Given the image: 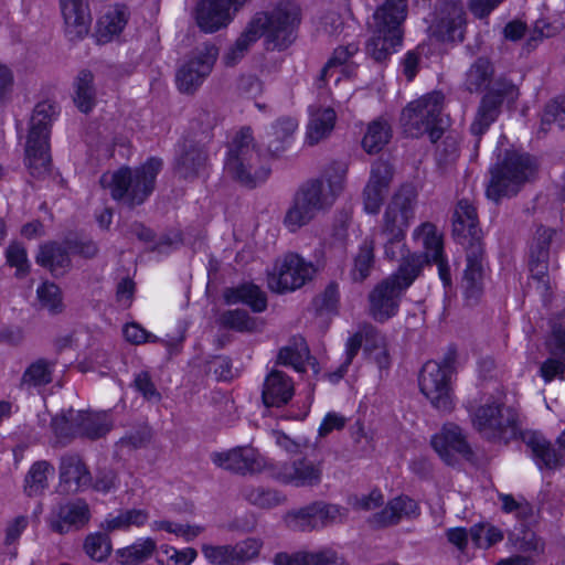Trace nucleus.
Returning <instances> with one entry per match:
<instances>
[{
	"mask_svg": "<svg viewBox=\"0 0 565 565\" xmlns=\"http://www.w3.org/2000/svg\"><path fill=\"white\" fill-rule=\"evenodd\" d=\"M162 166L160 158L151 157L136 168L121 167L113 173L103 174L100 183L109 189L115 201L134 209L143 204L153 193Z\"/></svg>",
	"mask_w": 565,
	"mask_h": 565,
	"instance_id": "f257e3e1",
	"label": "nucleus"
},
{
	"mask_svg": "<svg viewBox=\"0 0 565 565\" xmlns=\"http://www.w3.org/2000/svg\"><path fill=\"white\" fill-rule=\"evenodd\" d=\"M423 266V257L413 253L401 262L394 274L374 286L369 294L370 315L374 320L384 322L397 313L402 296L419 276Z\"/></svg>",
	"mask_w": 565,
	"mask_h": 565,
	"instance_id": "f03ea898",
	"label": "nucleus"
},
{
	"mask_svg": "<svg viewBox=\"0 0 565 565\" xmlns=\"http://www.w3.org/2000/svg\"><path fill=\"white\" fill-rule=\"evenodd\" d=\"M224 170L241 184L255 188L270 174L266 157L257 148L250 128H242L228 145Z\"/></svg>",
	"mask_w": 565,
	"mask_h": 565,
	"instance_id": "7ed1b4c3",
	"label": "nucleus"
},
{
	"mask_svg": "<svg viewBox=\"0 0 565 565\" xmlns=\"http://www.w3.org/2000/svg\"><path fill=\"white\" fill-rule=\"evenodd\" d=\"M56 115V106L49 102L39 103L30 121L25 146V166L33 178L43 179L51 171L50 126Z\"/></svg>",
	"mask_w": 565,
	"mask_h": 565,
	"instance_id": "20e7f679",
	"label": "nucleus"
},
{
	"mask_svg": "<svg viewBox=\"0 0 565 565\" xmlns=\"http://www.w3.org/2000/svg\"><path fill=\"white\" fill-rule=\"evenodd\" d=\"M300 9L292 1H281L273 10L259 12L250 20L258 36L265 35L273 50L284 51L297 39Z\"/></svg>",
	"mask_w": 565,
	"mask_h": 565,
	"instance_id": "39448f33",
	"label": "nucleus"
},
{
	"mask_svg": "<svg viewBox=\"0 0 565 565\" xmlns=\"http://www.w3.org/2000/svg\"><path fill=\"white\" fill-rule=\"evenodd\" d=\"M535 172L536 163L530 154L508 151L503 160L490 170L491 179L486 194L494 202L513 196L534 178Z\"/></svg>",
	"mask_w": 565,
	"mask_h": 565,
	"instance_id": "423d86ee",
	"label": "nucleus"
},
{
	"mask_svg": "<svg viewBox=\"0 0 565 565\" xmlns=\"http://www.w3.org/2000/svg\"><path fill=\"white\" fill-rule=\"evenodd\" d=\"M444 106L445 95L440 90L430 92L408 103L401 115L404 131L415 138L427 134L436 142L443 135Z\"/></svg>",
	"mask_w": 565,
	"mask_h": 565,
	"instance_id": "0eeeda50",
	"label": "nucleus"
},
{
	"mask_svg": "<svg viewBox=\"0 0 565 565\" xmlns=\"http://www.w3.org/2000/svg\"><path fill=\"white\" fill-rule=\"evenodd\" d=\"M472 425L483 439L491 443L507 445L522 435L519 411L503 403L480 405L472 415Z\"/></svg>",
	"mask_w": 565,
	"mask_h": 565,
	"instance_id": "6e6552de",
	"label": "nucleus"
},
{
	"mask_svg": "<svg viewBox=\"0 0 565 565\" xmlns=\"http://www.w3.org/2000/svg\"><path fill=\"white\" fill-rule=\"evenodd\" d=\"M455 360V352L450 351L441 362L428 361L422 367L418 377L420 392L435 408L443 412H449L452 408L450 377Z\"/></svg>",
	"mask_w": 565,
	"mask_h": 565,
	"instance_id": "1a4fd4ad",
	"label": "nucleus"
},
{
	"mask_svg": "<svg viewBox=\"0 0 565 565\" xmlns=\"http://www.w3.org/2000/svg\"><path fill=\"white\" fill-rule=\"evenodd\" d=\"M347 167L333 163L324 173L326 180L313 179L303 183L296 194L316 215L329 210L343 189Z\"/></svg>",
	"mask_w": 565,
	"mask_h": 565,
	"instance_id": "9d476101",
	"label": "nucleus"
},
{
	"mask_svg": "<svg viewBox=\"0 0 565 565\" xmlns=\"http://www.w3.org/2000/svg\"><path fill=\"white\" fill-rule=\"evenodd\" d=\"M417 192L409 184L402 185L391 198L382 216L380 234L393 239L405 238L415 218Z\"/></svg>",
	"mask_w": 565,
	"mask_h": 565,
	"instance_id": "9b49d317",
	"label": "nucleus"
},
{
	"mask_svg": "<svg viewBox=\"0 0 565 565\" xmlns=\"http://www.w3.org/2000/svg\"><path fill=\"white\" fill-rule=\"evenodd\" d=\"M218 56V49L212 43L198 46L178 68L175 83L183 94H194L211 74Z\"/></svg>",
	"mask_w": 565,
	"mask_h": 565,
	"instance_id": "f8f14e48",
	"label": "nucleus"
},
{
	"mask_svg": "<svg viewBox=\"0 0 565 565\" xmlns=\"http://www.w3.org/2000/svg\"><path fill=\"white\" fill-rule=\"evenodd\" d=\"M514 92L515 85L511 81L499 77L482 96L469 127L471 135L476 138V148H478L481 137L499 118L504 98L513 95Z\"/></svg>",
	"mask_w": 565,
	"mask_h": 565,
	"instance_id": "ddd939ff",
	"label": "nucleus"
},
{
	"mask_svg": "<svg viewBox=\"0 0 565 565\" xmlns=\"http://www.w3.org/2000/svg\"><path fill=\"white\" fill-rule=\"evenodd\" d=\"M316 271L311 262L296 253H288L276 262L274 271L268 277V286L276 292L294 291L310 281Z\"/></svg>",
	"mask_w": 565,
	"mask_h": 565,
	"instance_id": "4468645a",
	"label": "nucleus"
},
{
	"mask_svg": "<svg viewBox=\"0 0 565 565\" xmlns=\"http://www.w3.org/2000/svg\"><path fill=\"white\" fill-rule=\"evenodd\" d=\"M347 510L340 505L316 501L287 514L289 527L296 531H311L341 522Z\"/></svg>",
	"mask_w": 565,
	"mask_h": 565,
	"instance_id": "2eb2a0df",
	"label": "nucleus"
},
{
	"mask_svg": "<svg viewBox=\"0 0 565 565\" xmlns=\"http://www.w3.org/2000/svg\"><path fill=\"white\" fill-rule=\"evenodd\" d=\"M248 0H199L195 21L201 31L214 33L226 28Z\"/></svg>",
	"mask_w": 565,
	"mask_h": 565,
	"instance_id": "dca6fc26",
	"label": "nucleus"
},
{
	"mask_svg": "<svg viewBox=\"0 0 565 565\" xmlns=\"http://www.w3.org/2000/svg\"><path fill=\"white\" fill-rule=\"evenodd\" d=\"M248 0H199L195 21L201 31L214 33L226 28Z\"/></svg>",
	"mask_w": 565,
	"mask_h": 565,
	"instance_id": "f3484780",
	"label": "nucleus"
},
{
	"mask_svg": "<svg viewBox=\"0 0 565 565\" xmlns=\"http://www.w3.org/2000/svg\"><path fill=\"white\" fill-rule=\"evenodd\" d=\"M248 0H199L195 21L201 31L214 33L226 28Z\"/></svg>",
	"mask_w": 565,
	"mask_h": 565,
	"instance_id": "a211bd4d",
	"label": "nucleus"
},
{
	"mask_svg": "<svg viewBox=\"0 0 565 565\" xmlns=\"http://www.w3.org/2000/svg\"><path fill=\"white\" fill-rule=\"evenodd\" d=\"M557 230L539 224L529 243V268L532 278L543 284L548 282V264L553 246H557Z\"/></svg>",
	"mask_w": 565,
	"mask_h": 565,
	"instance_id": "6ab92c4d",
	"label": "nucleus"
},
{
	"mask_svg": "<svg viewBox=\"0 0 565 565\" xmlns=\"http://www.w3.org/2000/svg\"><path fill=\"white\" fill-rule=\"evenodd\" d=\"M323 476V461L301 457L289 462L277 465L273 477L281 483L295 487H317Z\"/></svg>",
	"mask_w": 565,
	"mask_h": 565,
	"instance_id": "aec40b11",
	"label": "nucleus"
},
{
	"mask_svg": "<svg viewBox=\"0 0 565 565\" xmlns=\"http://www.w3.org/2000/svg\"><path fill=\"white\" fill-rule=\"evenodd\" d=\"M90 520V510L84 499L58 503L47 516L49 529L57 534H66L86 526Z\"/></svg>",
	"mask_w": 565,
	"mask_h": 565,
	"instance_id": "412c9836",
	"label": "nucleus"
},
{
	"mask_svg": "<svg viewBox=\"0 0 565 565\" xmlns=\"http://www.w3.org/2000/svg\"><path fill=\"white\" fill-rule=\"evenodd\" d=\"M431 446L447 465L455 463L456 454L468 460L473 456L462 429L452 423L445 424L441 430L433 436Z\"/></svg>",
	"mask_w": 565,
	"mask_h": 565,
	"instance_id": "4be33fe9",
	"label": "nucleus"
},
{
	"mask_svg": "<svg viewBox=\"0 0 565 565\" xmlns=\"http://www.w3.org/2000/svg\"><path fill=\"white\" fill-rule=\"evenodd\" d=\"M211 459L215 466L242 476L260 471L264 466L258 451L248 446H238L227 451L214 452Z\"/></svg>",
	"mask_w": 565,
	"mask_h": 565,
	"instance_id": "5701e85b",
	"label": "nucleus"
},
{
	"mask_svg": "<svg viewBox=\"0 0 565 565\" xmlns=\"http://www.w3.org/2000/svg\"><path fill=\"white\" fill-rule=\"evenodd\" d=\"M466 247V268L461 286L468 300L477 301L483 291L484 248L483 243L469 244Z\"/></svg>",
	"mask_w": 565,
	"mask_h": 565,
	"instance_id": "b1692460",
	"label": "nucleus"
},
{
	"mask_svg": "<svg viewBox=\"0 0 565 565\" xmlns=\"http://www.w3.org/2000/svg\"><path fill=\"white\" fill-rule=\"evenodd\" d=\"M452 235L463 246L482 243V232L479 227L477 210L468 199L459 200L455 207Z\"/></svg>",
	"mask_w": 565,
	"mask_h": 565,
	"instance_id": "393cba45",
	"label": "nucleus"
},
{
	"mask_svg": "<svg viewBox=\"0 0 565 565\" xmlns=\"http://www.w3.org/2000/svg\"><path fill=\"white\" fill-rule=\"evenodd\" d=\"M393 178L392 166L379 160L372 164L370 180L364 189V209L370 214L379 213Z\"/></svg>",
	"mask_w": 565,
	"mask_h": 565,
	"instance_id": "a878e982",
	"label": "nucleus"
},
{
	"mask_svg": "<svg viewBox=\"0 0 565 565\" xmlns=\"http://www.w3.org/2000/svg\"><path fill=\"white\" fill-rule=\"evenodd\" d=\"M60 483L67 491L79 492L92 484V475L83 458L73 452L61 456L58 465Z\"/></svg>",
	"mask_w": 565,
	"mask_h": 565,
	"instance_id": "bb28decb",
	"label": "nucleus"
},
{
	"mask_svg": "<svg viewBox=\"0 0 565 565\" xmlns=\"http://www.w3.org/2000/svg\"><path fill=\"white\" fill-rule=\"evenodd\" d=\"M463 4L460 0H443L437 13L435 30L444 40L462 36L461 29L466 22Z\"/></svg>",
	"mask_w": 565,
	"mask_h": 565,
	"instance_id": "cd10ccee",
	"label": "nucleus"
},
{
	"mask_svg": "<svg viewBox=\"0 0 565 565\" xmlns=\"http://www.w3.org/2000/svg\"><path fill=\"white\" fill-rule=\"evenodd\" d=\"M275 565H348L332 547H322L312 552H280L274 557Z\"/></svg>",
	"mask_w": 565,
	"mask_h": 565,
	"instance_id": "c85d7f7f",
	"label": "nucleus"
},
{
	"mask_svg": "<svg viewBox=\"0 0 565 565\" xmlns=\"http://www.w3.org/2000/svg\"><path fill=\"white\" fill-rule=\"evenodd\" d=\"M419 515L417 502L409 497L399 495L391 500L386 507L373 514L371 522L379 527L397 524L402 519H414Z\"/></svg>",
	"mask_w": 565,
	"mask_h": 565,
	"instance_id": "c756f323",
	"label": "nucleus"
},
{
	"mask_svg": "<svg viewBox=\"0 0 565 565\" xmlns=\"http://www.w3.org/2000/svg\"><path fill=\"white\" fill-rule=\"evenodd\" d=\"M294 396V383L284 372L273 370L265 379L262 398L266 407H281Z\"/></svg>",
	"mask_w": 565,
	"mask_h": 565,
	"instance_id": "7c9ffc66",
	"label": "nucleus"
},
{
	"mask_svg": "<svg viewBox=\"0 0 565 565\" xmlns=\"http://www.w3.org/2000/svg\"><path fill=\"white\" fill-rule=\"evenodd\" d=\"M209 151L205 145H190L175 161V173L184 180L200 177L207 168Z\"/></svg>",
	"mask_w": 565,
	"mask_h": 565,
	"instance_id": "2f4dec72",
	"label": "nucleus"
},
{
	"mask_svg": "<svg viewBox=\"0 0 565 565\" xmlns=\"http://www.w3.org/2000/svg\"><path fill=\"white\" fill-rule=\"evenodd\" d=\"M66 32L72 38H83L88 32L90 14L87 0H60Z\"/></svg>",
	"mask_w": 565,
	"mask_h": 565,
	"instance_id": "473e14b6",
	"label": "nucleus"
},
{
	"mask_svg": "<svg viewBox=\"0 0 565 565\" xmlns=\"http://www.w3.org/2000/svg\"><path fill=\"white\" fill-rule=\"evenodd\" d=\"M408 12L407 0H385L374 14V26L379 28V32L383 30L403 31V23Z\"/></svg>",
	"mask_w": 565,
	"mask_h": 565,
	"instance_id": "72a5a7b5",
	"label": "nucleus"
},
{
	"mask_svg": "<svg viewBox=\"0 0 565 565\" xmlns=\"http://www.w3.org/2000/svg\"><path fill=\"white\" fill-rule=\"evenodd\" d=\"M223 298L226 305L244 303L254 312H263L267 308V298L265 292L252 282L225 288L223 291Z\"/></svg>",
	"mask_w": 565,
	"mask_h": 565,
	"instance_id": "f704fd0d",
	"label": "nucleus"
},
{
	"mask_svg": "<svg viewBox=\"0 0 565 565\" xmlns=\"http://www.w3.org/2000/svg\"><path fill=\"white\" fill-rule=\"evenodd\" d=\"M522 438L540 469H555L559 466L562 452L557 451L544 436L526 433Z\"/></svg>",
	"mask_w": 565,
	"mask_h": 565,
	"instance_id": "c9c22d12",
	"label": "nucleus"
},
{
	"mask_svg": "<svg viewBox=\"0 0 565 565\" xmlns=\"http://www.w3.org/2000/svg\"><path fill=\"white\" fill-rule=\"evenodd\" d=\"M403 31L383 30L379 32V28L374 26L373 35L366 44L367 54L376 62L386 61L403 42Z\"/></svg>",
	"mask_w": 565,
	"mask_h": 565,
	"instance_id": "e433bc0d",
	"label": "nucleus"
},
{
	"mask_svg": "<svg viewBox=\"0 0 565 565\" xmlns=\"http://www.w3.org/2000/svg\"><path fill=\"white\" fill-rule=\"evenodd\" d=\"M36 263L47 268L54 276H62L71 268L68 250L57 243L41 246Z\"/></svg>",
	"mask_w": 565,
	"mask_h": 565,
	"instance_id": "4c0bfd02",
	"label": "nucleus"
},
{
	"mask_svg": "<svg viewBox=\"0 0 565 565\" xmlns=\"http://www.w3.org/2000/svg\"><path fill=\"white\" fill-rule=\"evenodd\" d=\"M298 122L292 117H280L267 132V148L273 156H279L290 145Z\"/></svg>",
	"mask_w": 565,
	"mask_h": 565,
	"instance_id": "58836bf2",
	"label": "nucleus"
},
{
	"mask_svg": "<svg viewBox=\"0 0 565 565\" xmlns=\"http://www.w3.org/2000/svg\"><path fill=\"white\" fill-rule=\"evenodd\" d=\"M335 119V111L331 107L311 111L306 132L307 142L315 146L327 138L334 128Z\"/></svg>",
	"mask_w": 565,
	"mask_h": 565,
	"instance_id": "ea45409f",
	"label": "nucleus"
},
{
	"mask_svg": "<svg viewBox=\"0 0 565 565\" xmlns=\"http://www.w3.org/2000/svg\"><path fill=\"white\" fill-rule=\"evenodd\" d=\"M54 361L38 359L32 362L23 372L20 379V388L30 391L41 388L53 381Z\"/></svg>",
	"mask_w": 565,
	"mask_h": 565,
	"instance_id": "a19ab883",
	"label": "nucleus"
},
{
	"mask_svg": "<svg viewBox=\"0 0 565 565\" xmlns=\"http://www.w3.org/2000/svg\"><path fill=\"white\" fill-rule=\"evenodd\" d=\"M413 237L415 241L422 242L425 249L424 254H417L423 257L424 265L430 263V259H438L444 254L443 235L438 233L433 223H422L414 230Z\"/></svg>",
	"mask_w": 565,
	"mask_h": 565,
	"instance_id": "79ce46f5",
	"label": "nucleus"
},
{
	"mask_svg": "<svg viewBox=\"0 0 565 565\" xmlns=\"http://www.w3.org/2000/svg\"><path fill=\"white\" fill-rule=\"evenodd\" d=\"M77 426L82 437L97 439L108 434L113 427V420L106 412H77Z\"/></svg>",
	"mask_w": 565,
	"mask_h": 565,
	"instance_id": "37998d69",
	"label": "nucleus"
},
{
	"mask_svg": "<svg viewBox=\"0 0 565 565\" xmlns=\"http://www.w3.org/2000/svg\"><path fill=\"white\" fill-rule=\"evenodd\" d=\"M494 75V67L489 58L478 57L465 74L463 86L469 93H480L488 88Z\"/></svg>",
	"mask_w": 565,
	"mask_h": 565,
	"instance_id": "c03bdc74",
	"label": "nucleus"
},
{
	"mask_svg": "<svg viewBox=\"0 0 565 565\" xmlns=\"http://www.w3.org/2000/svg\"><path fill=\"white\" fill-rule=\"evenodd\" d=\"M54 467L46 460L35 461L24 478V493L28 497L41 495L49 487V477L54 475Z\"/></svg>",
	"mask_w": 565,
	"mask_h": 565,
	"instance_id": "a18cd8bd",
	"label": "nucleus"
},
{
	"mask_svg": "<svg viewBox=\"0 0 565 565\" xmlns=\"http://www.w3.org/2000/svg\"><path fill=\"white\" fill-rule=\"evenodd\" d=\"M96 89L94 75L88 70H82L74 81V103L82 113H89L95 106Z\"/></svg>",
	"mask_w": 565,
	"mask_h": 565,
	"instance_id": "49530a36",
	"label": "nucleus"
},
{
	"mask_svg": "<svg viewBox=\"0 0 565 565\" xmlns=\"http://www.w3.org/2000/svg\"><path fill=\"white\" fill-rule=\"evenodd\" d=\"M375 264L374 241L365 238L353 255L352 267L350 269L351 279L355 282L365 280Z\"/></svg>",
	"mask_w": 565,
	"mask_h": 565,
	"instance_id": "de8ad7c7",
	"label": "nucleus"
},
{
	"mask_svg": "<svg viewBox=\"0 0 565 565\" xmlns=\"http://www.w3.org/2000/svg\"><path fill=\"white\" fill-rule=\"evenodd\" d=\"M392 138V128L390 124L377 118L371 121L362 140L363 149L369 153L380 152Z\"/></svg>",
	"mask_w": 565,
	"mask_h": 565,
	"instance_id": "09e8293b",
	"label": "nucleus"
},
{
	"mask_svg": "<svg viewBox=\"0 0 565 565\" xmlns=\"http://www.w3.org/2000/svg\"><path fill=\"white\" fill-rule=\"evenodd\" d=\"M359 51V47L354 43H350L344 46L337 47L332 56L329 58L327 64L320 72V75L317 79V86L322 87L328 78L332 77L338 68L341 67V73L345 72L348 61L354 56Z\"/></svg>",
	"mask_w": 565,
	"mask_h": 565,
	"instance_id": "8fccbe9b",
	"label": "nucleus"
},
{
	"mask_svg": "<svg viewBox=\"0 0 565 565\" xmlns=\"http://www.w3.org/2000/svg\"><path fill=\"white\" fill-rule=\"evenodd\" d=\"M220 326L236 332H255L260 329L262 323L242 309L226 310L218 318Z\"/></svg>",
	"mask_w": 565,
	"mask_h": 565,
	"instance_id": "3c124183",
	"label": "nucleus"
},
{
	"mask_svg": "<svg viewBox=\"0 0 565 565\" xmlns=\"http://www.w3.org/2000/svg\"><path fill=\"white\" fill-rule=\"evenodd\" d=\"M127 23V13L125 8L116 7L108 10L100 17L97 23L99 41L108 42L114 35L119 34Z\"/></svg>",
	"mask_w": 565,
	"mask_h": 565,
	"instance_id": "603ef678",
	"label": "nucleus"
},
{
	"mask_svg": "<svg viewBox=\"0 0 565 565\" xmlns=\"http://www.w3.org/2000/svg\"><path fill=\"white\" fill-rule=\"evenodd\" d=\"M243 498L260 509H271L285 502L286 498L274 489L246 486L242 489Z\"/></svg>",
	"mask_w": 565,
	"mask_h": 565,
	"instance_id": "864d4df0",
	"label": "nucleus"
},
{
	"mask_svg": "<svg viewBox=\"0 0 565 565\" xmlns=\"http://www.w3.org/2000/svg\"><path fill=\"white\" fill-rule=\"evenodd\" d=\"M316 216L295 193L291 204L285 213L282 224L290 233H296L309 224Z\"/></svg>",
	"mask_w": 565,
	"mask_h": 565,
	"instance_id": "5fc2aeb1",
	"label": "nucleus"
},
{
	"mask_svg": "<svg viewBox=\"0 0 565 565\" xmlns=\"http://www.w3.org/2000/svg\"><path fill=\"white\" fill-rule=\"evenodd\" d=\"M552 125L558 129H565V95L556 96L551 99L544 107L541 116V125L539 132L546 134L551 130Z\"/></svg>",
	"mask_w": 565,
	"mask_h": 565,
	"instance_id": "6e6d98bb",
	"label": "nucleus"
},
{
	"mask_svg": "<svg viewBox=\"0 0 565 565\" xmlns=\"http://www.w3.org/2000/svg\"><path fill=\"white\" fill-rule=\"evenodd\" d=\"M36 300L39 308L50 315H58L64 310L62 291L54 282H42L36 289Z\"/></svg>",
	"mask_w": 565,
	"mask_h": 565,
	"instance_id": "4d7b16f0",
	"label": "nucleus"
},
{
	"mask_svg": "<svg viewBox=\"0 0 565 565\" xmlns=\"http://www.w3.org/2000/svg\"><path fill=\"white\" fill-rule=\"evenodd\" d=\"M259 39L257 31L254 30L250 22L246 29L236 39L233 45H231L227 52L223 56V61L226 66L236 65L244 55L248 52L249 47L257 42Z\"/></svg>",
	"mask_w": 565,
	"mask_h": 565,
	"instance_id": "13d9d810",
	"label": "nucleus"
},
{
	"mask_svg": "<svg viewBox=\"0 0 565 565\" xmlns=\"http://www.w3.org/2000/svg\"><path fill=\"white\" fill-rule=\"evenodd\" d=\"M309 355V350L302 338L295 339L294 344L281 348L277 355V363L291 366L298 372L305 371V362Z\"/></svg>",
	"mask_w": 565,
	"mask_h": 565,
	"instance_id": "bf43d9fd",
	"label": "nucleus"
},
{
	"mask_svg": "<svg viewBox=\"0 0 565 565\" xmlns=\"http://www.w3.org/2000/svg\"><path fill=\"white\" fill-rule=\"evenodd\" d=\"M156 550V542L150 539H143L130 546L117 551V556L121 565H137L149 558Z\"/></svg>",
	"mask_w": 565,
	"mask_h": 565,
	"instance_id": "052dcab7",
	"label": "nucleus"
},
{
	"mask_svg": "<svg viewBox=\"0 0 565 565\" xmlns=\"http://www.w3.org/2000/svg\"><path fill=\"white\" fill-rule=\"evenodd\" d=\"M85 553L95 562H104L111 552V542L106 533H90L84 541Z\"/></svg>",
	"mask_w": 565,
	"mask_h": 565,
	"instance_id": "680f3d73",
	"label": "nucleus"
},
{
	"mask_svg": "<svg viewBox=\"0 0 565 565\" xmlns=\"http://www.w3.org/2000/svg\"><path fill=\"white\" fill-rule=\"evenodd\" d=\"M77 412L68 411L52 418L51 426L55 436L60 439H72L81 436L79 426H77Z\"/></svg>",
	"mask_w": 565,
	"mask_h": 565,
	"instance_id": "e2e57ef3",
	"label": "nucleus"
},
{
	"mask_svg": "<svg viewBox=\"0 0 565 565\" xmlns=\"http://www.w3.org/2000/svg\"><path fill=\"white\" fill-rule=\"evenodd\" d=\"M563 29V23L561 22H550L545 19H539L533 26L529 38L526 39L524 49L530 52L534 50L539 42L543 39L553 38L558 34Z\"/></svg>",
	"mask_w": 565,
	"mask_h": 565,
	"instance_id": "0e129e2a",
	"label": "nucleus"
},
{
	"mask_svg": "<svg viewBox=\"0 0 565 565\" xmlns=\"http://www.w3.org/2000/svg\"><path fill=\"white\" fill-rule=\"evenodd\" d=\"M469 536L479 548H489L493 544L503 540V533L500 529L483 523H478L471 526L469 530Z\"/></svg>",
	"mask_w": 565,
	"mask_h": 565,
	"instance_id": "69168bd1",
	"label": "nucleus"
},
{
	"mask_svg": "<svg viewBox=\"0 0 565 565\" xmlns=\"http://www.w3.org/2000/svg\"><path fill=\"white\" fill-rule=\"evenodd\" d=\"M6 260L10 267L15 268V277L23 278L30 271L26 249L21 243L13 242L6 249Z\"/></svg>",
	"mask_w": 565,
	"mask_h": 565,
	"instance_id": "338daca9",
	"label": "nucleus"
},
{
	"mask_svg": "<svg viewBox=\"0 0 565 565\" xmlns=\"http://www.w3.org/2000/svg\"><path fill=\"white\" fill-rule=\"evenodd\" d=\"M202 552L204 556L212 563L217 565H236L237 561L234 555V546L223 545H203Z\"/></svg>",
	"mask_w": 565,
	"mask_h": 565,
	"instance_id": "774afa93",
	"label": "nucleus"
}]
</instances>
